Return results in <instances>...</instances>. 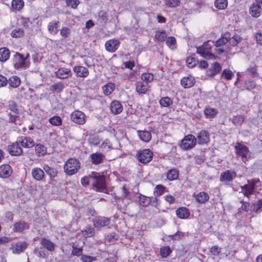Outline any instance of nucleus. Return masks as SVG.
<instances>
[{"instance_id":"1","label":"nucleus","mask_w":262,"mask_h":262,"mask_svg":"<svg viewBox=\"0 0 262 262\" xmlns=\"http://www.w3.org/2000/svg\"><path fill=\"white\" fill-rule=\"evenodd\" d=\"M81 183L83 186L89 183L93 187V189L99 192H103L106 189L105 178L100 173L93 172L91 175L83 177L81 179Z\"/></svg>"},{"instance_id":"2","label":"nucleus","mask_w":262,"mask_h":262,"mask_svg":"<svg viewBox=\"0 0 262 262\" xmlns=\"http://www.w3.org/2000/svg\"><path fill=\"white\" fill-rule=\"evenodd\" d=\"M29 54H27V55L24 57L19 53L16 52L13 57V62L14 68L18 70L29 67Z\"/></svg>"},{"instance_id":"3","label":"nucleus","mask_w":262,"mask_h":262,"mask_svg":"<svg viewBox=\"0 0 262 262\" xmlns=\"http://www.w3.org/2000/svg\"><path fill=\"white\" fill-rule=\"evenodd\" d=\"M80 167L79 161L75 158H70L65 163L63 169L68 176L75 174Z\"/></svg>"},{"instance_id":"4","label":"nucleus","mask_w":262,"mask_h":262,"mask_svg":"<svg viewBox=\"0 0 262 262\" xmlns=\"http://www.w3.org/2000/svg\"><path fill=\"white\" fill-rule=\"evenodd\" d=\"M260 182L258 179H252L247 181V184L241 186V189L245 196L249 197L252 194L255 189L256 185Z\"/></svg>"},{"instance_id":"5","label":"nucleus","mask_w":262,"mask_h":262,"mask_svg":"<svg viewBox=\"0 0 262 262\" xmlns=\"http://www.w3.org/2000/svg\"><path fill=\"white\" fill-rule=\"evenodd\" d=\"M196 143L195 137L192 135H188L182 140L180 144L181 148L183 150H188L193 148Z\"/></svg>"},{"instance_id":"6","label":"nucleus","mask_w":262,"mask_h":262,"mask_svg":"<svg viewBox=\"0 0 262 262\" xmlns=\"http://www.w3.org/2000/svg\"><path fill=\"white\" fill-rule=\"evenodd\" d=\"M211 48V46L209 43V41L205 42L202 46L196 48V53L206 59H213L214 55L209 52Z\"/></svg>"},{"instance_id":"7","label":"nucleus","mask_w":262,"mask_h":262,"mask_svg":"<svg viewBox=\"0 0 262 262\" xmlns=\"http://www.w3.org/2000/svg\"><path fill=\"white\" fill-rule=\"evenodd\" d=\"M153 153L149 149H140L137 154V157L140 162L146 164L150 162L152 159Z\"/></svg>"},{"instance_id":"8","label":"nucleus","mask_w":262,"mask_h":262,"mask_svg":"<svg viewBox=\"0 0 262 262\" xmlns=\"http://www.w3.org/2000/svg\"><path fill=\"white\" fill-rule=\"evenodd\" d=\"M235 149L237 155L241 157L242 161L246 162L248 160L247 156L249 153L248 147L244 144L237 142L235 145Z\"/></svg>"},{"instance_id":"9","label":"nucleus","mask_w":262,"mask_h":262,"mask_svg":"<svg viewBox=\"0 0 262 262\" xmlns=\"http://www.w3.org/2000/svg\"><path fill=\"white\" fill-rule=\"evenodd\" d=\"M71 119L75 123L83 125L85 122V115L80 111L75 110L71 114Z\"/></svg>"},{"instance_id":"10","label":"nucleus","mask_w":262,"mask_h":262,"mask_svg":"<svg viewBox=\"0 0 262 262\" xmlns=\"http://www.w3.org/2000/svg\"><path fill=\"white\" fill-rule=\"evenodd\" d=\"M9 153L11 156H18L21 155L23 150L21 147L20 145V143L18 140L17 139L16 141L13 142L7 147Z\"/></svg>"},{"instance_id":"11","label":"nucleus","mask_w":262,"mask_h":262,"mask_svg":"<svg viewBox=\"0 0 262 262\" xmlns=\"http://www.w3.org/2000/svg\"><path fill=\"white\" fill-rule=\"evenodd\" d=\"M93 223L96 228H101L108 226L111 220L110 218L104 216H97L93 220Z\"/></svg>"},{"instance_id":"12","label":"nucleus","mask_w":262,"mask_h":262,"mask_svg":"<svg viewBox=\"0 0 262 262\" xmlns=\"http://www.w3.org/2000/svg\"><path fill=\"white\" fill-rule=\"evenodd\" d=\"M31 175L33 179L37 181H43L45 178L43 169L37 167L32 168Z\"/></svg>"},{"instance_id":"13","label":"nucleus","mask_w":262,"mask_h":262,"mask_svg":"<svg viewBox=\"0 0 262 262\" xmlns=\"http://www.w3.org/2000/svg\"><path fill=\"white\" fill-rule=\"evenodd\" d=\"M197 138L199 144H206L210 141V134L207 130H202L198 133Z\"/></svg>"},{"instance_id":"14","label":"nucleus","mask_w":262,"mask_h":262,"mask_svg":"<svg viewBox=\"0 0 262 262\" xmlns=\"http://www.w3.org/2000/svg\"><path fill=\"white\" fill-rule=\"evenodd\" d=\"M55 75L56 78L60 79H67L72 75L71 70L66 68H59L55 72Z\"/></svg>"},{"instance_id":"15","label":"nucleus","mask_w":262,"mask_h":262,"mask_svg":"<svg viewBox=\"0 0 262 262\" xmlns=\"http://www.w3.org/2000/svg\"><path fill=\"white\" fill-rule=\"evenodd\" d=\"M120 42L117 39H111L107 41L105 44L106 50L110 52H114L119 48Z\"/></svg>"},{"instance_id":"16","label":"nucleus","mask_w":262,"mask_h":262,"mask_svg":"<svg viewBox=\"0 0 262 262\" xmlns=\"http://www.w3.org/2000/svg\"><path fill=\"white\" fill-rule=\"evenodd\" d=\"M17 140L21 146L25 148H31L34 145V142L30 137L21 136L19 137Z\"/></svg>"},{"instance_id":"17","label":"nucleus","mask_w":262,"mask_h":262,"mask_svg":"<svg viewBox=\"0 0 262 262\" xmlns=\"http://www.w3.org/2000/svg\"><path fill=\"white\" fill-rule=\"evenodd\" d=\"M12 173V169L8 164H4L0 166V177L7 178Z\"/></svg>"},{"instance_id":"18","label":"nucleus","mask_w":262,"mask_h":262,"mask_svg":"<svg viewBox=\"0 0 262 262\" xmlns=\"http://www.w3.org/2000/svg\"><path fill=\"white\" fill-rule=\"evenodd\" d=\"M123 108L121 103L117 100L113 101L110 104V110L115 114H119L122 111Z\"/></svg>"},{"instance_id":"19","label":"nucleus","mask_w":262,"mask_h":262,"mask_svg":"<svg viewBox=\"0 0 262 262\" xmlns=\"http://www.w3.org/2000/svg\"><path fill=\"white\" fill-rule=\"evenodd\" d=\"M73 71L76 73L77 76L82 78L87 77L89 74L88 69L82 66H75L73 68Z\"/></svg>"},{"instance_id":"20","label":"nucleus","mask_w":262,"mask_h":262,"mask_svg":"<svg viewBox=\"0 0 262 262\" xmlns=\"http://www.w3.org/2000/svg\"><path fill=\"white\" fill-rule=\"evenodd\" d=\"M40 245L45 249L49 251H53L55 249L54 244L50 240L46 238H41L40 241Z\"/></svg>"},{"instance_id":"21","label":"nucleus","mask_w":262,"mask_h":262,"mask_svg":"<svg viewBox=\"0 0 262 262\" xmlns=\"http://www.w3.org/2000/svg\"><path fill=\"white\" fill-rule=\"evenodd\" d=\"M104 156L100 152L93 153L91 155V162L95 165L99 164L103 162Z\"/></svg>"},{"instance_id":"22","label":"nucleus","mask_w":262,"mask_h":262,"mask_svg":"<svg viewBox=\"0 0 262 262\" xmlns=\"http://www.w3.org/2000/svg\"><path fill=\"white\" fill-rule=\"evenodd\" d=\"M181 83L184 88H190L194 84L195 79L191 76L184 77L181 79Z\"/></svg>"},{"instance_id":"23","label":"nucleus","mask_w":262,"mask_h":262,"mask_svg":"<svg viewBox=\"0 0 262 262\" xmlns=\"http://www.w3.org/2000/svg\"><path fill=\"white\" fill-rule=\"evenodd\" d=\"M59 21H52L48 25V30L50 34L55 35L58 31Z\"/></svg>"},{"instance_id":"24","label":"nucleus","mask_w":262,"mask_h":262,"mask_svg":"<svg viewBox=\"0 0 262 262\" xmlns=\"http://www.w3.org/2000/svg\"><path fill=\"white\" fill-rule=\"evenodd\" d=\"M28 228V224L22 221L15 223L13 225V230L16 232H21Z\"/></svg>"},{"instance_id":"25","label":"nucleus","mask_w":262,"mask_h":262,"mask_svg":"<svg viewBox=\"0 0 262 262\" xmlns=\"http://www.w3.org/2000/svg\"><path fill=\"white\" fill-rule=\"evenodd\" d=\"M176 214L180 219H187L189 216V211L185 207H180L177 209Z\"/></svg>"},{"instance_id":"26","label":"nucleus","mask_w":262,"mask_h":262,"mask_svg":"<svg viewBox=\"0 0 262 262\" xmlns=\"http://www.w3.org/2000/svg\"><path fill=\"white\" fill-rule=\"evenodd\" d=\"M28 247V244L25 242H19L16 243L13 248V252L17 254L20 253Z\"/></svg>"},{"instance_id":"27","label":"nucleus","mask_w":262,"mask_h":262,"mask_svg":"<svg viewBox=\"0 0 262 262\" xmlns=\"http://www.w3.org/2000/svg\"><path fill=\"white\" fill-rule=\"evenodd\" d=\"M64 88V85L63 82L59 81L51 85L50 86V90L53 93H60L63 90Z\"/></svg>"},{"instance_id":"28","label":"nucleus","mask_w":262,"mask_h":262,"mask_svg":"<svg viewBox=\"0 0 262 262\" xmlns=\"http://www.w3.org/2000/svg\"><path fill=\"white\" fill-rule=\"evenodd\" d=\"M209 199L208 194L205 192H201L195 196L196 201L200 204L205 203Z\"/></svg>"},{"instance_id":"29","label":"nucleus","mask_w":262,"mask_h":262,"mask_svg":"<svg viewBox=\"0 0 262 262\" xmlns=\"http://www.w3.org/2000/svg\"><path fill=\"white\" fill-rule=\"evenodd\" d=\"M148 84L142 81L138 82L136 90L140 94H145L148 91Z\"/></svg>"},{"instance_id":"30","label":"nucleus","mask_w":262,"mask_h":262,"mask_svg":"<svg viewBox=\"0 0 262 262\" xmlns=\"http://www.w3.org/2000/svg\"><path fill=\"white\" fill-rule=\"evenodd\" d=\"M44 172H46L48 174L51 180H52L57 176V171L54 168L51 167L48 165H45L43 166Z\"/></svg>"},{"instance_id":"31","label":"nucleus","mask_w":262,"mask_h":262,"mask_svg":"<svg viewBox=\"0 0 262 262\" xmlns=\"http://www.w3.org/2000/svg\"><path fill=\"white\" fill-rule=\"evenodd\" d=\"M10 51L6 48L0 49V61L2 62L6 61L10 57Z\"/></svg>"},{"instance_id":"32","label":"nucleus","mask_w":262,"mask_h":262,"mask_svg":"<svg viewBox=\"0 0 262 262\" xmlns=\"http://www.w3.org/2000/svg\"><path fill=\"white\" fill-rule=\"evenodd\" d=\"M138 134L139 138L145 142H149L151 138L150 133L148 131L138 130Z\"/></svg>"},{"instance_id":"33","label":"nucleus","mask_w":262,"mask_h":262,"mask_svg":"<svg viewBox=\"0 0 262 262\" xmlns=\"http://www.w3.org/2000/svg\"><path fill=\"white\" fill-rule=\"evenodd\" d=\"M260 6L258 4H253L250 7V14L255 17H258L260 15Z\"/></svg>"},{"instance_id":"34","label":"nucleus","mask_w":262,"mask_h":262,"mask_svg":"<svg viewBox=\"0 0 262 262\" xmlns=\"http://www.w3.org/2000/svg\"><path fill=\"white\" fill-rule=\"evenodd\" d=\"M166 188L162 185H157L154 189V195L155 198L154 199V201H157L158 196H159L163 194Z\"/></svg>"},{"instance_id":"35","label":"nucleus","mask_w":262,"mask_h":262,"mask_svg":"<svg viewBox=\"0 0 262 262\" xmlns=\"http://www.w3.org/2000/svg\"><path fill=\"white\" fill-rule=\"evenodd\" d=\"M6 107L7 108V110H10L11 112H12L14 114L19 113L17 104L14 101H9L7 103Z\"/></svg>"},{"instance_id":"36","label":"nucleus","mask_w":262,"mask_h":262,"mask_svg":"<svg viewBox=\"0 0 262 262\" xmlns=\"http://www.w3.org/2000/svg\"><path fill=\"white\" fill-rule=\"evenodd\" d=\"M139 204L143 207L147 206L151 202V198L140 194L138 197Z\"/></svg>"},{"instance_id":"37","label":"nucleus","mask_w":262,"mask_h":262,"mask_svg":"<svg viewBox=\"0 0 262 262\" xmlns=\"http://www.w3.org/2000/svg\"><path fill=\"white\" fill-rule=\"evenodd\" d=\"M8 81L10 86L14 88H17L20 84V79L17 76L11 77Z\"/></svg>"},{"instance_id":"38","label":"nucleus","mask_w":262,"mask_h":262,"mask_svg":"<svg viewBox=\"0 0 262 262\" xmlns=\"http://www.w3.org/2000/svg\"><path fill=\"white\" fill-rule=\"evenodd\" d=\"M100 142L99 137L97 135H92L88 139V143L90 146H97Z\"/></svg>"},{"instance_id":"39","label":"nucleus","mask_w":262,"mask_h":262,"mask_svg":"<svg viewBox=\"0 0 262 262\" xmlns=\"http://www.w3.org/2000/svg\"><path fill=\"white\" fill-rule=\"evenodd\" d=\"M217 113L216 109L211 107H206L204 110V114L208 118H214Z\"/></svg>"},{"instance_id":"40","label":"nucleus","mask_w":262,"mask_h":262,"mask_svg":"<svg viewBox=\"0 0 262 262\" xmlns=\"http://www.w3.org/2000/svg\"><path fill=\"white\" fill-rule=\"evenodd\" d=\"M179 177L178 171L176 169H172L167 172V178L169 181L174 180L178 179Z\"/></svg>"},{"instance_id":"41","label":"nucleus","mask_w":262,"mask_h":262,"mask_svg":"<svg viewBox=\"0 0 262 262\" xmlns=\"http://www.w3.org/2000/svg\"><path fill=\"white\" fill-rule=\"evenodd\" d=\"M241 203H243V205L241 207V208L247 211H255V205H254V203H249L245 202L244 203L242 201H241Z\"/></svg>"},{"instance_id":"42","label":"nucleus","mask_w":262,"mask_h":262,"mask_svg":"<svg viewBox=\"0 0 262 262\" xmlns=\"http://www.w3.org/2000/svg\"><path fill=\"white\" fill-rule=\"evenodd\" d=\"M115 84L113 83H108L103 86V93L106 95H110L114 90Z\"/></svg>"},{"instance_id":"43","label":"nucleus","mask_w":262,"mask_h":262,"mask_svg":"<svg viewBox=\"0 0 262 262\" xmlns=\"http://www.w3.org/2000/svg\"><path fill=\"white\" fill-rule=\"evenodd\" d=\"M172 100L168 97H162L159 101V103L162 107H168L172 104Z\"/></svg>"},{"instance_id":"44","label":"nucleus","mask_w":262,"mask_h":262,"mask_svg":"<svg viewBox=\"0 0 262 262\" xmlns=\"http://www.w3.org/2000/svg\"><path fill=\"white\" fill-rule=\"evenodd\" d=\"M35 151L36 154L40 156H44L47 153V149L43 145L41 144H37L35 147Z\"/></svg>"},{"instance_id":"45","label":"nucleus","mask_w":262,"mask_h":262,"mask_svg":"<svg viewBox=\"0 0 262 262\" xmlns=\"http://www.w3.org/2000/svg\"><path fill=\"white\" fill-rule=\"evenodd\" d=\"M49 122L53 125L54 126H60L62 124V119L61 118L58 116H55L49 120Z\"/></svg>"},{"instance_id":"46","label":"nucleus","mask_w":262,"mask_h":262,"mask_svg":"<svg viewBox=\"0 0 262 262\" xmlns=\"http://www.w3.org/2000/svg\"><path fill=\"white\" fill-rule=\"evenodd\" d=\"M11 5L13 9L20 10L24 6V2L23 0H13Z\"/></svg>"},{"instance_id":"47","label":"nucleus","mask_w":262,"mask_h":262,"mask_svg":"<svg viewBox=\"0 0 262 262\" xmlns=\"http://www.w3.org/2000/svg\"><path fill=\"white\" fill-rule=\"evenodd\" d=\"M166 44L171 49L176 48V39L173 36H169L166 39Z\"/></svg>"},{"instance_id":"48","label":"nucleus","mask_w":262,"mask_h":262,"mask_svg":"<svg viewBox=\"0 0 262 262\" xmlns=\"http://www.w3.org/2000/svg\"><path fill=\"white\" fill-rule=\"evenodd\" d=\"M215 6L219 9H224L228 6L227 0H215Z\"/></svg>"},{"instance_id":"49","label":"nucleus","mask_w":262,"mask_h":262,"mask_svg":"<svg viewBox=\"0 0 262 262\" xmlns=\"http://www.w3.org/2000/svg\"><path fill=\"white\" fill-rule=\"evenodd\" d=\"M228 34H224V36H223L219 39H218L215 42V46L216 47H221L222 45H225L227 42L229 41V36Z\"/></svg>"},{"instance_id":"50","label":"nucleus","mask_w":262,"mask_h":262,"mask_svg":"<svg viewBox=\"0 0 262 262\" xmlns=\"http://www.w3.org/2000/svg\"><path fill=\"white\" fill-rule=\"evenodd\" d=\"M166 37L167 34L165 31H157L155 35L156 38L160 42L164 41Z\"/></svg>"},{"instance_id":"51","label":"nucleus","mask_w":262,"mask_h":262,"mask_svg":"<svg viewBox=\"0 0 262 262\" xmlns=\"http://www.w3.org/2000/svg\"><path fill=\"white\" fill-rule=\"evenodd\" d=\"M141 79L143 82L148 84L154 79V75L149 73H145L141 75Z\"/></svg>"},{"instance_id":"52","label":"nucleus","mask_w":262,"mask_h":262,"mask_svg":"<svg viewBox=\"0 0 262 262\" xmlns=\"http://www.w3.org/2000/svg\"><path fill=\"white\" fill-rule=\"evenodd\" d=\"M24 30L21 28H16L14 29L11 33V36L13 37L19 38L24 35Z\"/></svg>"},{"instance_id":"53","label":"nucleus","mask_w":262,"mask_h":262,"mask_svg":"<svg viewBox=\"0 0 262 262\" xmlns=\"http://www.w3.org/2000/svg\"><path fill=\"white\" fill-rule=\"evenodd\" d=\"M171 251L169 246L163 247L160 249V254L163 257H167Z\"/></svg>"},{"instance_id":"54","label":"nucleus","mask_w":262,"mask_h":262,"mask_svg":"<svg viewBox=\"0 0 262 262\" xmlns=\"http://www.w3.org/2000/svg\"><path fill=\"white\" fill-rule=\"evenodd\" d=\"M244 117L242 115H237L233 117L232 122L236 125H240L244 121Z\"/></svg>"},{"instance_id":"55","label":"nucleus","mask_w":262,"mask_h":262,"mask_svg":"<svg viewBox=\"0 0 262 262\" xmlns=\"http://www.w3.org/2000/svg\"><path fill=\"white\" fill-rule=\"evenodd\" d=\"M242 41V38L238 35H234L232 38L230 37V44L233 46H236Z\"/></svg>"},{"instance_id":"56","label":"nucleus","mask_w":262,"mask_h":262,"mask_svg":"<svg viewBox=\"0 0 262 262\" xmlns=\"http://www.w3.org/2000/svg\"><path fill=\"white\" fill-rule=\"evenodd\" d=\"M220 180L222 182H224L226 184H228V182H229V170L221 174Z\"/></svg>"},{"instance_id":"57","label":"nucleus","mask_w":262,"mask_h":262,"mask_svg":"<svg viewBox=\"0 0 262 262\" xmlns=\"http://www.w3.org/2000/svg\"><path fill=\"white\" fill-rule=\"evenodd\" d=\"M78 0H66V4L68 6H70L73 9H76L79 4Z\"/></svg>"},{"instance_id":"58","label":"nucleus","mask_w":262,"mask_h":262,"mask_svg":"<svg viewBox=\"0 0 262 262\" xmlns=\"http://www.w3.org/2000/svg\"><path fill=\"white\" fill-rule=\"evenodd\" d=\"M210 69V71H213L214 74H217L221 70V67L219 63L214 62Z\"/></svg>"},{"instance_id":"59","label":"nucleus","mask_w":262,"mask_h":262,"mask_svg":"<svg viewBox=\"0 0 262 262\" xmlns=\"http://www.w3.org/2000/svg\"><path fill=\"white\" fill-rule=\"evenodd\" d=\"M180 0H166V4L169 7H175L180 4Z\"/></svg>"},{"instance_id":"60","label":"nucleus","mask_w":262,"mask_h":262,"mask_svg":"<svg viewBox=\"0 0 262 262\" xmlns=\"http://www.w3.org/2000/svg\"><path fill=\"white\" fill-rule=\"evenodd\" d=\"M184 233L178 231L175 234L171 235L170 237L172 240H180L184 237Z\"/></svg>"},{"instance_id":"61","label":"nucleus","mask_w":262,"mask_h":262,"mask_svg":"<svg viewBox=\"0 0 262 262\" xmlns=\"http://www.w3.org/2000/svg\"><path fill=\"white\" fill-rule=\"evenodd\" d=\"M21 24L25 28H29L31 25L32 21L29 18L23 17L21 18Z\"/></svg>"},{"instance_id":"62","label":"nucleus","mask_w":262,"mask_h":262,"mask_svg":"<svg viewBox=\"0 0 262 262\" xmlns=\"http://www.w3.org/2000/svg\"><path fill=\"white\" fill-rule=\"evenodd\" d=\"M255 205V212L259 213L262 211V199L259 200L256 203H254Z\"/></svg>"},{"instance_id":"63","label":"nucleus","mask_w":262,"mask_h":262,"mask_svg":"<svg viewBox=\"0 0 262 262\" xmlns=\"http://www.w3.org/2000/svg\"><path fill=\"white\" fill-rule=\"evenodd\" d=\"M82 253V249L81 248H76L73 246V250L72 251V254L74 256H80Z\"/></svg>"},{"instance_id":"64","label":"nucleus","mask_w":262,"mask_h":262,"mask_svg":"<svg viewBox=\"0 0 262 262\" xmlns=\"http://www.w3.org/2000/svg\"><path fill=\"white\" fill-rule=\"evenodd\" d=\"M96 258L90 256L82 255L80 258V260L82 262H92L93 260H95Z\"/></svg>"}]
</instances>
